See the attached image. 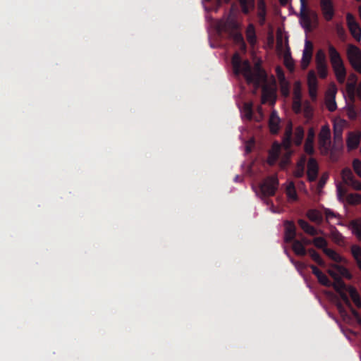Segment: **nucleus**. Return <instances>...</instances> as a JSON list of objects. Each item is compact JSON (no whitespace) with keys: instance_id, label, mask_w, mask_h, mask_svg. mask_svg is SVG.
Returning a JSON list of instances; mask_svg holds the SVG:
<instances>
[{"instance_id":"nucleus-51","label":"nucleus","mask_w":361,"mask_h":361,"mask_svg":"<svg viewBox=\"0 0 361 361\" xmlns=\"http://www.w3.org/2000/svg\"><path fill=\"white\" fill-rule=\"evenodd\" d=\"M305 174V169L301 167H296L294 171V175L297 178H301Z\"/></svg>"},{"instance_id":"nucleus-12","label":"nucleus","mask_w":361,"mask_h":361,"mask_svg":"<svg viewBox=\"0 0 361 361\" xmlns=\"http://www.w3.org/2000/svg\"><path fill=\"white\" fill-rule=\"evenodd\" d=\"M281 152V146L277 142H275L273 143L271 148L269 151V156H268V163L270 165H274L276 161L278 160L279 155Z\"/></svg>"},{"instance_id":"nucleus-55","label":"nucleus","mask_w":361,"mask_h":361,"mask_svg":"<svg viewBox=\"0 0 361 361\" xmlns=\"http://www.w3.org/2000/svg\"><path fill=\"white\" fill-rule=\"evenodd\" d=\"M328 273L334 279V280H336V279L341 278V276L338 275V271H335L334 270H329Z\"/></svg>"},{"instance_id":"nucleus-62","label":"nucleus","mask_w":361,"mask_h":361,"mask_svg":"<svg viewBox=\"0 0 361 361\" xmlns=\"http://www.w3.org/2000/svg\"><path fill=\"white\" fill-rule=\"evenodd\" d=\"M296 167H301V168H304L305 167V164H304L302 162H300L299 161H298L297 164H296Z\"/></svg>"},{"instance_id":"nucleus-28","label":"nucleus","mask_w":361,"mask_h":361,"mask_svg":"<svg viewBox=\"0 0 361 361\" xmlns=\"http://www.w3.org/2000/svg\"><path fill=\"white\" fill-rule=\"evenodd\" d=\"M350 226L352 228L353 233L355 234L358 239L361 240V221H352L350 222Z\"/></svg>"},{"instance_id":"nucleus-60","label":"nucleus","mask_w":361,"mask_h":361,"mask_svg":"<svg viewBox=\"0 0 361 361\" xmlns=\"http://www.w3.org/2000/svg\"><path fill=\"white\" fill-rule=\"evenodd\" d=\"M300 162H302L304 164H305L306 161H307V158H306V156L305 155H302L301 156L300 160H299Z\"/></svg>"},{"instance_id":"nucleus-34","label":"nucleus","mask_w":361,"mask_h":361,"mask_svg":"<svg viewBox=\"0 0 361 361\" xmlns=\"http://www.w3.org/2000/svg\"><path fill=\"white\" fill-rule=\"evenodd\" d=\"M335 30L340 39L345 41L346 39L347 35L343 26L341 23H337L335 25Z\"/></svg>"},{"instance_id":"nucleus-39","label":"nucleus","mask_w":361,"mask_h":361,"mask_svg":"<svg viewBox=\"0 0 361 361\" xmlns=\"http://www.w3.org/2000/svg\"><path fill=\"white\" fill-rule=\"evenodd\" d=\"M318 281L323 286L330 287L331 286V282L328 279V277L322 272L317 277Z\"/></svg>"},{"instance_id":"nucleus-43","label":"nucleus","mask_w":361,"mask_h":361,"mask_svg":"<svg viewBox=\"0 0 361 361\" xmlns=\"http://www.w3.org/2000/svg\"><path fill=\"white\" fill-rule=\"evenodd\" d=\"M293 110L296 114H300L302 111V100H293Z\"/></svg>"},{"instance_id":"nucleus-53","label":"nucleus","mask_w":361,"mask_h":361,"mask_svg":"<svg viewBox=\"0 0 361 361\" xmlns=\"http://www.w3.org/2000/svg\"><path fill=\"white\" fill-rule=\"evenodd\" d=\"M349 185L352 186L354 189L357 190H361V182H360L355 178Z\"/></svg>"},{"instance_id":"nucleus-56","label":"nucleus","mask_w":361,"mask_h":361,"mask_svg":"<svg viewBox=\"0 0 361 361\" xmlns=\"http://www.w3.org/2000/svg\"><path fill=\"white\" fill-rule=\"evenodd\" d=\"M314 133L312 129L310 130L308 132L307 137L306 140H310L314 142Z\"/></svg>"},{"instance_id":"nucleus-44","label":"nucleus","mask_w":361,"mask_h":361,"mask_svg":"<svg viewBox=\"0 0 361 361\" xmlns=\"http://www.w3.org/2000/svg\"><path fill=\"white\" fill-rule=\"evenodd\" d=\"M345 291V290H343V291L338 292V293L339 294L341 300L344 302V303L348 307H352L351 302L350 301V299H349L348 295L346 294V293Z\"/></svg>"},{"instance_id":"nucleus-27","label":"nucleus","mask_w":361,"mask_h":361,"mask_svg":"<svg viewBox=\"0 0 361 361\" xmlns=\"http://www.w3.org/2000/svg\"><path fill=\"white\" fill-rule=\"evenodd\" d=\"M331 286H332L337 293L343 290L348 291V287L346 286L345 282L343 281L341 277L339 279H336V280H334V282L331 283Z\"/></svg>"},{"instance_id":"nucleus-4","label":"nucleus","mask_w":361,"mask_h":361,"mask_svg":"<svg viewBox=\"0 0 361 361\" xmlns=\"http://www.w3.org/2000/svg\"><path fill=\"white\" fill-rule=\"evenodd\" d=\"M278 178L275 176H268L259 185L260 194L265 198L274 196L278 189Z\"/></svg>"},{"instance_id":"nucleus-46","label":"nucleus","mask_w":361,"mask_h":361,"mask_svg":"<svg viewBox=\"0 0 361 361\" xmlns=\"http://www.w3.org/2000/svg\"><path fill=\"white\" fill-rule=\"evenodd\" d=\"M293 100H302V92L299 84L294 88Z\"/></svg>"},{"instance_id":"nucleus-10","label":"nucleus","mask_w":361,"mask_h":361,"mask_svg":"<svg viewBox=\"0 0 361 361\" xmlns=\"http://www.w3.org/2000/svg\"><path fill=\"white\" fill-rule=\"evenodd\" d=\"M336 92L337 90L336 87L334 85L333 87L331 89H329L326 94V106L328 110L331 112L334 111L337 108L335 99Z\"/></svg>"},{"instance_id":"nucleus-61","label":"nucleus","mask_w":361,"mask_h":361,"mask_svg":"<svg viewBox=\"0 0 361 361\" xmlns=\"http://www.w3.org/2000/svg\"><path fill=\"white\" fill-rule=\"evenodd\" d=\"M300 4H301V8H306L307 0H300Z\"/></svg>"},{"instance_id":"nucleus-8","label":"nucleus","mask_w":361,"mask_h":361,"mask_svg":"<svg viewBox=\"0 0 361 361\" xmlns=\"http://www.w3.org/2000/svg\"><path fill=\"white\" fill-rule=\"evenodd\" d=\"M320 6L324 19L326 21H331L335 14L332 0H320Z\"/></svg>"},{"instance_id":"nucleus-16","label":"nucleus","mask_w":361,"mask_h":361,"mask_svg":"<svg viewBox=\"0 0 361 361\" xmlns=\"http://www.w3.org/2000/svg\"><path fill=\"white\" fill-rule=\"evenodd\" d=\"M292 242V249L295 255L298 256L306 255L307 251L301 241L298 240H293Z\"/></svg>"},{"instance_id":"nucleus-47","label":"nucleus","mask_w":361,"mask_h":361,"mask_svg":"<svg viewBox=\"0 0 361 361\" xmlns=\"http://www.w3.org/2000/svg\"><path fill=\"white\" fill-rule=\"evenodd\" d=\"M328 178H329V174L327 173H323L319 180L318 187L319 188H322L324 186V185L326 184Z\"/></svg>"},{"instance_id":"nucleus-19","label":"nucleus","mask_w":361,"mask_h":361,"mask_svg":"<svg viewBox=\"0 0 361 361\" xmlns=\"http://www.w3.org/2000/svg\"><path fill=\"white\" fill-rule=\"evenodd\" d=\"M269 129L271 133L276 134L279 129V118L272 113L269 122Z\"/></svg>"},{"instance_id":"nucleus-13","label":"nucleus","mask_w":361,"mask_h":361,"mask_svg":"<svg viewBox=\"0 0 361 361\" xmlns=\"http://www.w3.org/2000/svg\"><path fill=\"white\" fill-rule=\"evenodd\" d=\"M285 241L286 243H290L295 240L296 228L293 221H287L285 223Z\"/></svg>"},{"instance_id":"nucleus-7","label":"nucleus","mask_w":361,"mask_h":361,"mask_svg":"<svg viewBox=\"0 0 361 361\" xmlns=\"http://www.w3.org/2000/svg\"><path fill=\"white\" fill-rule=\"evenodd\" d=\"M331 132L327 126H322L319 134V144L320 147L327 152L331 147Z\"/></svg>"},{"instance_id":"nucleus-36","label":"nucleus","mask_w":361,"mask_h":361,"mask_svg":"<svg viewBox=\"0 0 361 361\" xmlns=\"http://www.w3.org/2000/svg\"><path fill=\"white\" fill-rule=\"evenodd\" d=\"M305 152L310 155H312L314 153V142L310 140H306L304 145Z\"/></svg>"},{"instance_id":"nucleus-24","label":"nucleus","mask_w":361,"mask_h":361,"mask_svg":"<svg viewBox=\"0 0 361 361\" xmlns=\"http://www.w3.org/2000/svg\"><path fill=\"white\" fill-rule=\"evenodd\" d=\"M341 176L345 183L350 185L355 178L351 169L345 168L341 171Z\"/></svg>"},{"instance_id":"nucleus-59","label":"nucleus","mask_w":361,"mask_h":361,"mask_svg":"<svg viewBox=\"0 0 361 361\" xmlns=\"http://www.w3.org/2000/svg\"><path fill=\"white\" fill-rule=\"evenodd\" d=\"M337 307H338V310H339V312L341 313L345 312L344 307H343V305L341 303H340V302L338 303L337 304Z\"/></svg>"},{"instance_id":"nucleus-3","label":"nucleus","mask_w":361,"mask_h":361,"mask_svg":"<svg viewBox=\"0 0 361 361\" xmlns=\"http://www.w3.org/2000/svg\"><path fill=\"white\" fill-rule=\"evenodd\" d=\"M220 31L228 32L236 43L242 44L245 47L243 37L242 34L238 32V25L233 20H228L226 22L221 23L219 25Z\"/></svg>"},{"instance_id":"nucleus-22","label":"nucleus","mask_w":361,"mask_h":361,"mask_svg":"<svg viewBox=\"0 0 361 361\" xmlns=\"http://www.w3.org/2000/svg\"><path fill=\"white\" fill-rule=\"evenodd\" d=\"M348 292L349 293V295L352 300L353 301L354 304L357 307H361V299L357 290L352 286H349L348 288Z\"/></svg>"},{"instance_id":"nucleus-26","label":"nucleus","mask_w":361,"mask_h":361,"mask_svg":"<svg viewBox=\"0 0 361 361\" xmlns=\"http://www.w3.org/2000/svg\"><path fill=\"white\" fill-rule=\"evenodd\" d=\"M324 253L331 259L337 263L341 262L343 260L342 257L332 249L327 247L326 249H324Z\"/></svg>"},{"instance_id":"nucleus-58","label":"nucleus","mask_w":361,"mask_h":361,"mask_svg":"<svg viewBox=\"0 0 361 361\" xmlns=\"http://www.w3.org/2000/svg\"><path fill=\"white\" fill-rule=\"evenodd\" d=\"M337 191H338V195L341 197L343 196L345 193V190L340 185L337 186Z\"/></svg>"},{"instance_id":"nucleus-9","label":"nucleus","mask_w":361,"mask_h":361,"mask_svg":"<svg viewBox=\"0 0 361 361\" xmlns=\"http://www.w3.org/2000/svg\"><path fill=\"white\" fill-rule=\"evenodd\" d=\"M307 176L308 181H315L317 178L319 173V165L317 160L313 157L310 158L307 161Z\"/></svg>"},{"instance_id":"nucleus-1","label":"nucleus","mask_w":361,"mask_h":361,"mask_svg":"<svg viewBox=\"0 0 361 361\" xmlns=\"http://www.w3.org/2000/svg\"><path fill=\"white\" fill-rule=\"evenodd\" d=\"M231 63L234 74H242L249 84H254L258 87L266 80V74L259 63H256L252 68L249 61H243L237 52L233 54Z\"/></svg>"},{"instance_id":"nucleus-14","label":"nucleus","mask_w":361,"mask_h":361,"mask_svg":"<svg viewBox=\"0 0 361 361\" xmlns=\"http://www.w3.org/2000/svg\"><path fill=\"white\" fill-rule=\"evenodd\" d=\"M307 217L317 224H321L323 221V216L321 212L315 209H310L307 212Z\"/></svg>"},{"instance_id":"nucleus-15","label":"nucleus","mask_w":361,"mask_h":361,"mask_svg":"<svg viewBox=\"0 0 361 361\" xmlns=\"http://www.w3.org/2000/svg\"><path fill=\"white\" fill-rule=\"evenodd\" d=\"M299 226L307 234L310 235H316L318 234V231L312 225H310L307 221L303 219H299L298 221Z\"/></svg>"},{"instance_id":"nucleus-33","label":"nucleus","mask_w":361,"mask_h":361,"mask_svg":"<svg viewBox=\"0 0 361 361\" xmlns=\"http://www.w3.org/2000/svg\"><path fill=\"white\" fill-rule=\"evenodd\" d=\"M315 61H316L317 65L327 63L326 54L324 50L319 49L317 51L316 56H315Z\"/></svg>"},{"instance_id":"nucleus-25","label":"nucleus","mask_w":361,"mask_h":361,"mask_svg":"<svg viewBox=\"0 0 361 361\" xmlns=\"http://www.w3.org/2000/svg\"><path fill=\"white\" fill-rule=\"evenodd\" d=\"M330 235L336 243L340 244L343 242V236L334 226L330 227Z\"/></svg>"},{"instance_id":"nucleus-32","label":"nucleus","mask_w":361,"mask_h":361,"mask_svg":"<svg viewBox=\"0 0 361 361\" xmlns=\"http://www.w3.org/2000/svg\"><path fill=\"white\" fill-rule=\"evenodd\" d=\"M312 243L314 244V245L319 248V249H322V250L324 251V249H326V246L328 245V243L326 241V240L325 238H324L323 237H316L314 238L313 240H312Z\"/></svg>"},{"instance_id":"nucleus-30","label":"nucleus","mask_w":361,"mask_h":361,"mask_svg":"<svg viewBox=\"0 0 361 361\" xmlns=\"http://www.w3.org/2000/svg\"><path fill=\"white\" fill-rule=\"evenodd\" d=\"M311 258L319 266L324 267L325 265L324 261L322 259L319 254L314 249L310 248L307 250Z\"/></svg>"},{"instance_id":"nucleus-17","label":"nucleus","mask_w":361,"mask_h":361,"mask_svg":"<svg viewBox=\"0 0 361 361\" xmlns=\"http://www.w3.org/2000/svg\"><path fill=\"white\" fill-rule=\"evenodd\" d=\"M258 17L259 18V23L261 25H263L265 23L266 20V4L264 0H258Z\"/></svg>"},{"instance_id":"nucleus-6","label":"nucleus","mask_w":361,"mask_h":361,"mask_svg":"<svg viewBox=\"0 0 361 361\" xmlns=\"http://www.w3.org/2000/svg\"><path fill=\"white\" fill-rule=\"evenodd\" d=\"M347 25L352 36L357 42L361 40V27L355 17L350 13L346 15Z\"/></svg>"},{"instance_id":"nucleus-40","label":"nucleus","mask_w":361,"mask_h":361,"mask_svg":"<svg viewBox=\"0 0 361 361\" xmlns=\"http://www.w3.org/2000/svg\"><path fill=\"white\" fill-rule=\"evenodd\" d=\"M353 168L355 173L361 178V161L358 159H354L353 161Z\"/></svg>"},{"instance_id":"nucleus-63","label":"nucleus","mask_w":361,"mask_h":361,"mask_svg":"<svg viewBox=\"0 0 361 361\" xmlns=\"http://www.w3.org/2000/svg\"><path fill=\"white\" fill-rule=\"evenodd\" d=\"M279 2L282 6H285L288 4V0H279Z\"/></svg>"},{"instance_id":"nucleus-64","label":"nucleus","mask_w":361,"mask_h":361,"mask_svg":"<svg viewBox=\"0 0 361 361\" xmlns=\"http://www.w3.org/2000/svg\"><path fill=\"white\" fill-rule=\"evenodd\" d=\"M276 71H277V73H278V75H279V77H280V75H281V76H282V77H283V76H284V75H283V72H282V71H281L279 68H278L276 69Z\"/></svg>"},{"instance_id":"nucleus-21","label":"nucleus","mask_w":361,"mask_h":361,"mask_svg":"<svg viewBox=\"0 0 361 361\" xmlns=\"http://www.w3.org/2000/svg\"><path fill=\"white\" fill-rule=\"evenodd\" d=\"M286 193L290 200L296 201L298 200V195L293 182L289 183L287 185L286 188Z\"/></svg>"},{"instance_id":"nucleus-50","label":"nucleus","mask_w":361,"mask_h":361,"mask_svg":"<svg viewBox=\"0 0 361 361\" xmlns=\"http://www.w3.org/2000/svg\"><path fill=\"white\" fill-rule=\"evenodd\" d=\"M291 137H292V129H291V128H290L286 132V138L284 140L285 144L288 147L290 146Z\"/></svg>"},{"instance_id":"nucleus-2","label":"nucleus","mask_w":361,"mask_h":361,"mask_svg":"<svg viewBox=\"0 0 361 361\" xmlns=\"http://www.w3.org/2000/svg\"><path fill=\"white\" fill-rule=\"evenodd\" d=\"M328 51L330 62L336 76L337 80L342 83L344 82L346 76V70L344 66L343 61L339 52L331 44H329L328 46Z\"/></svg>"},{"instance_id":"nucleus-29","label":"nucleus","mask_w":361,"mask_h":361,"mask_svg":"<svg viewBox=\"0 0 361 361\" xmlns=\"http://www.w3.org/2000/svg\"><path fill=\"white\" fill-rule=\"evenodd\" d=\"M304 130L301 126L295 128L294 134V143L295 145L299 146L301 145L304 137Z\"/></svg>"},{"instance_id":"nucleus-48","label":"nucleus","mask_w":361,"mask_h":361,"mask_svg":"<svg viewBox=\"0 0 361 361\" xmlns=\"http://www.w3.org/2000/svg\"><path fill=\"white\" fill-rule=\"evenodd\" d=\"M324 214L326 216V221H329V220L332 218L338 216V215H337L333 211L327 208H324Z\"/></svg>"},{"instance_id":"nucleus-49","label":"nucleus","mask_w":361,"mask_h":361,"mask_svg":"<svg viewBox=\"0 0 361 361\" xmlns=\"http://www.w3.org/2000/svg\"><path fill=\"white\" fill-rule=\"evenodd\" d=\"M350 309L353 316L354 317L357 322L361 326V316L360 313L357 310H355L353 307H350Z\"/></svg>"},{"instance_id":"nucleus-35","label":"nucleus","mask_w":361,"mask_h":361,"mask_svg":"<svg viewBox=\"0 0 361 361\" xmlns=\"http://www.w3.org/2000/svg\"><path fill=\"white\" fill-rule=\"evenodd\" d=\"M317 70L321 78L324 79L326 78L328 74L327 63L317 65Z\"/></svg>"},{"instance_id":"nucleus-52","label":"nucleus","mask_w":361,"mask_h":361,"mask_svg":"<svg viewBox=\"0 0 361 361\" xmlns=\"http://www.w3.org/2000/svg\"><path fill=\"white\" fill-rule=\"evenodd\" d=\"M317 87H309V94L312 100L317 99Z\"/></svg>"},{"instance_id":"nucleus-11","label":"nucleus","mask_w":361,"mask_h":361,"mask_svg":"<svg viewBox=\"0 0 361 361\" xmlns=\"http://www.w3.org/2000/svg\"><path fill=\"white\" fill-rule=\"evenodd\" d=\"M312 45L309 41H306L305 49L303 51L302 58L301 61V66L303 69H305L309 66L312 59Z\"/></svg>"},{"instance_id":"nucleus-57","label":"nucleus","mask_w":361,"mask_h":361,"mask_svg":"<svg viewBox=\"0 0 361 361\" xmlns=\"http://www.w3.org/2000/svg\"><path fill=\"white\" fill-rule=\"evenodd\" d=\"M312 111V109L310 106V104H309L308 102H306L305 104V111L306 114H309V113H311Z\"/></svg>"},{"instance_id":"nucleus-23","label":"nucleus","mask_w":361,"mask_h":361,"mask_svg":"<svg viewBox=\"0 0 361 361\" xmlns=\"http://www.w3.org/2000/svg\"><path fill=\"white\" fill-rule=\"evenodd\" d=\"M242 114L245 118L248 121H251L253 118L252 104L250 102L245 103L243 105Z\"/></svg>"},{"instance_id":"nucleus-31","label":"nucleus","mask_w":361,"mask_h":361,"mask_svg":"<svg viewBox=\"0 0 361 361\" xmlns=\"http://www.w3.org/2000/svg\"><path fill=\"white\" fill-rule=\"evenodd\" d=\"M247 39L251 44H254L256 42V35L255 27L252 25H249L246 30Z\"/></svg>"},{"instance_id":"nucleus-37","label":"nucleus","mask_w":361,"mask_h":361,"mask_svg":"<svg viewBox=\"0 0 361 361\" xmlns=\"http://www.w3.org/2000/svg\"><path fill=\"white\" fill-rule=\"evenodd\" d=\"M334 268L338 272V275L340 276H345V277H347L349 279L351 277L350 272L345 267L341 266V265H335Z\"/></svg>"},{"instance_id":"nucleus-5","label":"nucleus","mask_w":361,"mask_h":361,"mask_svg":"<svg viewBox=\"0 0 361 361\" xmlns=\"http://www.w3.org/2000/svg\"><path fill=\"white\" fill-rule=\"evenodd\" d=\"M348 59L353 68L361 73V50L354 44H348L347 48Z\"/></svg>"},{"instance_id":"nucleus-54","label":"nucleus","mask_w":361,"mask_h":361,"mask_svg":"<svg viewBox=\"0 0 361 361\" xmlns=\"http://www.w3.org/2000/svg\"><path fill=\"white\" fill-rule=\"evenodd\" d=\"M310 268L312 269V273L314 275L316 276V277H317L319 275H320L322 271L321 270H319L315 265L314 264H310Z\"/></svg>"},{"instance_id":"nucleus-45","label":"nucleus","mask_w":361,"mask_h":361,"mask_svg":"<svg viewBox=\"0 0 361 361\" xmlns=\"http://www.w3.org/2000/svg\"><path fill=\"white\" fill-rule=\"evenodd\" d=\"M302 9H305V8H302ZM301 18L302 19L304 20V23H305V27H307V28H309L310 27V25H311V20H310V18L308 15V13H307L305 11H304V13H301Z\"/></svg>"},{"instance_id":"nucleus-20","label":"nucleus","mask_w":361,"mask_h":361,"mask_svg":"<svg viewBox=\"0 0 361 361\" xmlns=\"http://www.w3.org/2000/svg\"><path fill=\"white\" fill-rule=\"evenodd\" d=\"M350 250L351 254L361 271V247L359 245H353L351 246Z\"/></svg>"},{"instance_id":"nucleus-42","label":"nucleus","mask_w":361,"mask_h":361,"mask_svg":"<svg viewBox=\"0 0 361 361\" xmlns=\"http://www.w3.org/2000/svg\"><path fill=\"white\" fill-rule=\"evenodd\" d=\"M347 142H348V147L349 148L355 149V148L357 147L359 142H360V140H359V137H352L348 138Z\"/></svg>"},{"instance_id":"nucleus-41","label":"nucleus","mask_w":361,"mask_h":361,"mask_svg":"<svg viewBox=\"0 0 361 361\" xmlns=\"http://www.w3.org/2000/svg\"><path fill=\"white\" fill-rule=\"evenodd\" d=\"M348 201L351 204H361V195L360 194H350L348 195Z\"/></svg>"},{"instance_id":"nucleus-38","label":"nucleus","mask_w":361,"mask_h":361,"mask_svg":"<svg viewBox=\"0 0 361 361\" xmlns=\"http://www.w3.org/2000/svg\"><path fill=\"white\" fill-rule=\"evenodd\" d=\"M308 87H317V80L314 71H311L308 73Z\"/></svg>"},{"instance_id":"nucleus-18","label":"nucleus","mask_w":361,"mask_h":361,"mask_svg":"<svg viewBox=\"0 0 361 361\" xmlns=\"http://www.w3.org/2000/svg\"><path fill=\"white\" fill-rule=\"evenodd\" d=\"M242 11L249 14L255 8V0H239Z\"/></svg>"}]
</instances>
